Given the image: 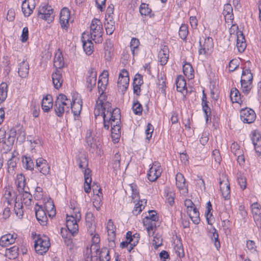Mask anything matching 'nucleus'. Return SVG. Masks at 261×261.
<instances>
[{
  "instance_id": "33",
  "label": "nucleus",
  "mask_w": 261,
  "mask_h": 261,
  "mask_svg": "<svg viewBox=\"0 0 261 261\" xmlns=\"http://www.w3.org/2000/svg\"><path fill=\"white\" fill-rule=\"evenodd\" d=\"M103 46L106 60H109L113 51V43L111 40L107 39L104 43Z\"/></svg>"
},
{
  "instance_id": "52",
  "label": "nucleus",
  "mask_w": 261,
  "mask_h": 261,
  "mask_svg": "<svg viewBox=\"0 0 261 261\" xmlns=\"http://www.w3.org/2000/svg\"><path fill=\"white\" fill-rule=\"evenodd\" d=\"M121 156L119 152H116L114 155L112 160V165L113 169L115 170L120 169V168Z\"/></svg>"
},
{
  "instance_id": "17",
  "label": "nucleus",
  "mask_w": 261,
  "mask_h": 261,
  "mask_svg": "<svg viewBox=\"0 0 261 261\" xmlns=\"http://www.w3.org/2000/svg\"><path fill=\"white\" fill-rule=\"evenodd\" d=\"M36 206L38 207V208H35V214L37 220L41 225H45L47 224L48 219L45 208L38 204H36Z\"/></svg>"
},
{
  "instance_id": "15",
  "label": "nucleus",
  "mask_w": 261,
  "mask_h": 261,
  "mask_svg": "<svg viewBox=\"0 0 261 261\" xmlns=\"http://www.w3.org/2000/svg\"><path fill=\"white\" fill-rule=\"evenodd\" d=\"M70 18V13L67 8H63L60 12V23L63 29L67 31L69 27V22Z\"/></svg>"
},
{
  "instance_id": "27",
  "label": "nucleus",
  "mask_w": 261,
  "mask_h": 261,
  "mask_svg": "<svg viewBox=\"0 0 261 261\" xmlns=\"http://www.w3.org/2000/svg\"><path fill=\"white\" fill-rule=\"evenodd\" d=\"M158 58L161 65H164L167 63L169 59V50L167 46H164L160 50Z\"/></svg>"
},
{
  "instance_id": "54",
  "label": "nucleus",
  "mask_w": 261,
  "mask_h": 261,
  "mask_svg": "<svg viewBox=\"0 0 261 261\" xmlns=\"http://www.w3.org/2000/svg\"><path fill=\"white\" fill-rule=\"evenodd\" d=\"M78 165L80 169H84L88 168V160L87 157L85 154H82L79 156L78 160Z\"/></svg>"
},
{
  "instance_id": "30",
  "label": "nucleus",
  "mask_w": 261,
  "mask_h": 261,
  "mask_svg": "<svg viewBox=\"0 0 261 261\" xmlns=\"http://www.w3.org/2000/svg\"><path fill=\"white\" fill-rule=\"evenodd\" d=\"M19 161V159L17 158L14 153L12 154L11 158L7 162V168L8 172L10 174H13L15 173V169L16 168L17 163Z\"/></svg>"
},
{
  "instance_id": "1",
  "label": "nucleus",
  "mask_w": 261,
  "mask_h": 261,
  "mask_svg": "<svg viewBox=\"0 0 261 261\" xmlns=\"http://www.w3.org/2000/svg\"><path fill=\"white\" fill-rule=\"evenodd\" d=\"M81 219V213L79 208L74 207L71 215H67L66 226L68 230L63 228L61 229V234L64 239L74 236L77 233L79 230L77 222H79Z\"/></svg>"
},
{
  "instance_id": "53",
  "label": "nucleus",
  "mask_w": 261,
  "mask_h": 261,
  "mask_svg": "<svg viewBox=\"0 0 261 261\" xmlns=\"http://www.w3.org/2000/svg\"><path fill=\"white\" fill-rule=\"evenodd\" d=\"M140 234L138 233H135L133 235L130 231H128L126 234V239L128 241L129 240L130 242H133L134 246H136L139 241Z\"/></svg>"
},
{
  "instance_id": "56",
  "label": "nucleus",
  "mask_w": 261,
  "mask_h": 261,
  "mask_svg": "<svg viewBox=\"0 0 261 261\" xmlns=\"http://www.w3.org/2000/svg\"><path fill=\"white\" fill-rule=\"evenodd\" d=\"M94 114L96 118L99 116H101L103 119L104 114L106 113L103 109L102 103L99 102H96Z\"/></svg>"
},
{
  "instance_id": "51",
  "label": "nucleus",
  "mask_w": 261,
  "mask_h": 261,
  "mask_svg": "<svg viewBox=\"0 0 261 261\" xmlns=\"http://www.w3.org/2000/svg\"><path fill=\"white\" fill-rule=\"evenodd\" d=\"M237 178L238 184L240 185L241 189L243 190L246 189L247 182L244 174L241 172H238L237 174Z\"/></svg>"
},
{
  "instance_id": "46",
  "label": "nucleus",
  "mask_w": 261,
  "mask_h": 261,
  "mask_svg": "<svg viewBox=\"0 0 261 261\" xmlns=\"http://www.w3.org/2000/svg\"><path fill=\"white\" fill-rule=\"evenodd\" d=\"M72 107L71 111L74 116H79L82 110V101H75V100H71Z\"/></svg>"
},
{
  "instance_id": "62",
  "label": "nucleus",
  "mask_w": 261,
  "mask_h": 261,
  "mask_svg": "<svg viewBox=\"0 0 261 261\" xmlns=\"http://www.w3.org/2000/svg\"><path fill=\"white\" fill-rule=\"evenodd\" d=\"M225 188L221 190L223 197L225 200H228L230 197V190L229 181H225Z\"/></svg>"
},
{
  "instance_id": "20",
  "label": "nucleus",
  "mask_w": 261,
  "mask_h": 261,
  "mask_svg": "<svg viewBox=\"0 0 261 261\" xmlns=\"http://www.w3.org/2000/svg\"><path fill=\"white\" fill-rule=\"evenodd\" d=\"M17 237L16 233H8L2 236L0 238V245L2 247H7L15 243Z\"/></svg>"
},
{
  "instance_id": "18",
  "label": "nucleus",
  "mask_w": 261,
  "mask_h": 261,
  "mask_svg": "<svg viewBox=\"0 0 261 261\" xmlns=\"http://www.w3.org/2000/svg\"><path fill=\"white\" fill-rule=\"evenodd\" d=\"M35 8V0H25L22 4V11L25 16H29Z\"/></svg>"
},
{
  "instance_id": "5",
  "label": "nucleus",
  "mask_w": 261,
  "mask_h": 261,
  "mask_svg": "<svg viewBox=\"0 0 261 261\" xmlns=\"http://www.w3.org/2000/svg\"><path fill=\"white\" fill-rule=\"evenodd\" d=\"M115 116H114V118L111 119L110 121H108V128H105L108 130L110 125L111 126V134L112 138H116V139H119L120 135V124H121V115H119L118 110H116L115 113H114Z\"/></svg>"
},
{
  "instance_id": "47",
  "label": "nucleus",
  "mask_w": 261,
  "mask_h": 261,
  "mask_svg": "<svg viewBox=\"0 0 261 261\" xmlns=\"http://www.w3.org/2000/svg\"><path fill=\"white\" fill-rule=\"evenodd\" d=\"M23 167L27 170H33L35 165L32 159L30 156H25L22 160Z\"/></svg>"
},
{
  "instance_id": "57",
  "label": "nucleus",
  "mask_w": 261,
  "mask_h": 261,
  "mask_svg": "<svg viewBox=\"0 0 261 261\" xmlns=\"http://www.w3.org/2000/svg\"><path fill=\"white\" fill-rule=\"evenodd\" d=\"M158 85L159 90L163 93H166V76L165 75L161 74L158 76Z\"/></svg>"
},
{
  "instance_id": "60",
  "label": "nucleus",
  "mask_w": 261,
  "mask_h": 261,
  "mask_svg": "<svg viewBox=\"0 0 261 261\" xmlns=\"http://www.w3.org/2000/svg\"><path fill=\"white\" fill-rule=\"evenodd\" d=\"M202 111H203L205 117L206 119V123H208V120L211 121V109L208 105V103L204 102V104L201 105Z\"/></svg>"
},
{
  "instance_id": "6",
  "label": "nucleus",
  "mask_w": 261,
  "mask_h": 261,
  "mask_svg": "<svg viewBox=\"0 0 261 261\" xmlns=\"http://www.w3.org/2000/svg\"><path fill=\"white\" fill-rule=\"evenodd\" d=\"M38 18L47 21L52 22L54 19V9L47 4H42L38 9Z\"/></svg>"
},
{
  "instance_id": "32",
  "label": "nucleus",
  "mask_w": 261,
  "mask_h": 261,
  "mask_svg": "<svg viewBox=\"0 0 261 261\" xmlns=\"http://www.w3.org/2000/svg\"><path fill=\"white\" fill-rule=\"evenodd\" d=\"M107 228L109 241H114L116 237V227L111 219L109 220Z\"/></svg>"
},
{
  "instance_id": "9",
  "label": "nucleus",
  "mask_w": 261,
  "mask_h": 261,
  "mask_svg": "<svg viewBox=\"0 0 261 261\" xmlns=\"http://www.w3.org/2000/svg\"><path fill=\"white\" fill-rule=\"evenodd\" d=\"M213 47L214 42L212 38L208 37L203 39H200L199 54L207 56L212 51Z\"/></svg>"
},
{
  "instance_id": "29",
  "label": "nucleus",
  "mask_w": 261,
  "mask_h": 261,
  "mask_svg": "<svg viewBox=\"0 0 261 261\" xmlns=\"http://www.w3.org/2000/svg\"><path fill=\"white\" fill-rule=\"evenodd\" d=\"M15 183L17 186L18 192L22 191V190H24L29 188L26 186V179L24 175L22 173L17 175Z\"/></svg>"
},
{
  "instance_id": "37",
  "label": "nucleus",
  "mask_w": 261,
  "mask_h": 261,
  "mask_svg": "<svg viewBox=\"0 0 261 261\" xmlns=\"http://www.w3.org/2000/svg\"><path fill=\"white\" fill-rule=\"evenodd\" d=\"M251 208L254 221L261 219V206L255 202L251 205Z\"/></svg>"
},
{
  "instance_id": "43",
  "label": "nucleus",
  "mask_w": 261,
  "mask_h": 261,
  "mask_svg": "<svg viewBox=\"0 0 261 261\" xmlns=\"http://www.w3.org/2000/svg\"><path fill=\"white\" fill-rule=\"evenodd\" d=\"M30 112L34 117H38L40 112V105L36 101H32L30 105Z\"/></svg>"
},
{
  "instance_id": "44",
  "label": "nucleus",
  "mask_w": 261,
  "mask_h": 261,
  "mask_svg": "<svg viewBox=\"0 0 261 261\" xmlns=\"http://www.w3.org/2000/svg\"><path fill=\"white\" fill-rule=\"evenodd\" d=\"M110 251L107 248L103 247L98 253L99 261L110 260Z\"/></svg>"
},
{
  "instance_id": "39",
  "label": "nucleus",
  "mask_w": 261,
  "mask_h": 261,
  "mask_svg": "<svg viewBox=\"0 0 261 261\" xmlns=\"http://www.w3.org/2000/svg\"><path fill=\"white\" fill-rule=\"evenodd\" d=\"M18 247L16 246H14L10 248L6 249L5 251L6 256L9 259H14L17 257L18 255Z\"/></svg>"
},
{
  "instance_id": "38",
  "label": "nucleus",
  "mask_w": 261,
  "mask_h": 261,
  "mask_svg": "<svg viewBox=\"0 0 261 261\" xmlns=\"http://www.w3.org/2000/svg\"><path fill=\"white\" fill-rule=\"evenodd\" d=\"M44 208L49 217L53 218L55 216L56 211L53 201H47L45 203Z\"/></svg>"
},
{
  "instance_id": "26",
  "label": "nucleus",
  "mask_w": 261,
  "mask_h": 261,
  "mask_svg": "<svg viewBox=\"0 0 261 261\" xmlns=\"http://www.w3.org/2000/svg\"><path fill=\"white\" fill-rule=\"evenodd\" d=\"M101 189L99 188L98 192L96 193V191L93 189V193L95 195L93 200V205L97 211H99L102 205V193Z\"/></svg>"
},
{
  "instance_id": "31",
  "label": "nucleus",
  "mask_w": 261,
  "mask_h": 261,
  "mask_svg": "<svg viewBox=\"0 0 261 261\" xmlns=\"http://www.w3.org/2000/svg\"><path fill=\"white\" fill-rule=\"evenodd\" d=\"M158 221L150 220L148 219H143L144 225L146 227L149 235H153L156 227V222Z\"/></svg>"
},
{
  "instance_id": "49",
  "label": "nucleus",
  "mask_w": 261,
  "mask_h": 261,
  "mask_svg": "<svg viewBox=\"0 0 261 261\" xmlns=\"http://www.w3.org/2000/svg\"><path fill=\"white\" fill-rule=\"evenodd\" d=\"M176 84L177 90L180 92H182L186 87V80L181 75L177 76L176 80Z\"/></svg>"
},
{
  "instance_id": "50",
  "label": "nucleus",
  "mask_w": 261,
  "mask_h": 261,
  "mask_svg": "<svg viewBox=\"0 0 261 261\" xmlns=\"http://www.w3.org/2000/svg\"><path fill=\"white\" fill-rule=\"evenodd\" d=\"M139 44L140 41L138 39L136 38H133L132 39L130 42V47L134 56L138 54Z\"/></svg>"
},
{
  "instance_id": "55",
  "label": "nucleus",
  "mask_w": 261,
  "mask_h": 261,
  "mask_svg": "<svg viewBox=\"0 0 261 261\" xmlns=\"http://www.w3.org/2000/svg\"><path fill=\"white\" fill-rule=\"evenodd\" d=\"M6 201L8 205H11L13 201H16L17 196L13 191H6L5 194Z\"/></svg>"
},
{
  "instance_id": "23",
  "label": "nucleus",
  "mask_w": 261,
  "mask_h": 261,
  "mask_svg": "<svg viewBox=\"0 0 261 261\" xmlns=\"http://www.w3.org/2000/svg\"><path fill=\"white\" fill-rule=\"evenodd\" d=\"M108 82V72L104 71L99 76L98 81V89L99 92H103L106 88V86Z\"/></svg>"
},
{
  "instance_id": "35",
  "label": "nucleus",
  "mask_w": 261,
  "mask_h": 261,
  "mask_svg": "<svg viewBox=\"0 0 261 261\" xmlns=\"http://www.w3.org/2000/svg\"><path fill=\"white\" fill-rule=\"evenodd\" d=\"M106 33L108 35H112L115 30V21L113 17H109V19H106L105 22Z\"/></svg>"
},
{
  "instance_id": "10",
  "label": "nucleus",
  "mask_w": 261,
  "mask_h": 261,
  "mask_svg": "<svg viewBox=\"0 0 261 261\" xmlns=\"http://www.w3.org/2000/svg\"><path fill=\"white\" fill-rule=\"evenodd\" d=\"M128 72L124 69H122L119 73L117 82L118 91L124 94L127 90L129 85Z\"/></svg>"
},
{
  "instance_id": "59",
  "label": "nucleus",
  "mask_w": 261,
  "mask_h": 261,
  "mask_svg": "<svg viewBox=\"0 0 261 261\" xmlns=\"http://www.w3.org/2000/svg\"><path fill=\"white\" fill-rule=\"evenodd\" d=\"M8 85L3 82L0 85V100L4 101L7 98L8 93Z\"/></svg>"
},
{
  "instance_id": "34",
  "label": "nucleus",
  "mask_w": 261,
  "mask_h": 261,
  "mask_svg": "<svg viewBox=\"0 0 261 261\" xmlns=\"http://www.w3.org/2000/svg\"><path fill=\"white\" fill-rule=\"evenodd\" d=\"M19 194L22 195V201L25 205H29L31 204L32 200V195L30 193L29 188L28 189L22 190V191H18Z\"/></svg>"
},
{
  "instance_id": "64",
  "label": "nucleus",
  "mask_w": 261,
  "mask_h": 261,
  "mask_svg": "<svg viewBox=\"0 0 261 261\" xmlns=\"http://www.w3.org/2000/svg\"><path fill=\"white\" fill-rule=\"evenodd\" d=\"M188 33L187 25L182 24L179 30V36L180 38L182 40H185L187 38Z\"/></svg>"
},
{
  "instance_id": "21",
  "label": "nucleus",
  "mask_w": 261,
  "mask_h": 261,
  "mask_svg": "<svg viewBox=\"0 0 261 261\" xmlns=\"http://www.w3.org/2000/svg\"><path fill=\"white\" fill-rule=\"evenodd\" d=\"M143 84V76L137 73L135 75L133 81V92L138 96L141 94V86Z\"/></svg>"
},
{
  "instance_id": "40",
  "label": "nucleus",
  "mask_w": 261,
  "mask_h": 261,
  "mask_svg": "<svg viewBox=\"0 0 261 261\" xmlns=\"http://www.w3.org/2000/svg\"><path fill=\"white\" fill-rule=\"evenodd\" d=\"M54 66L58 69H61L64 66V62L62 54H56L54 58Z\"/></svg>"
},
{
  "instance_id": "63",
  "label": "nucleus",
  "mask_w": 261,
  "mask_h": 261,
  "mask_svg": "<svg viewBox=\"0 0 261 261\" xmlns=\"http://www.w3.org/2000/svg\"><path fill=\"white\" fill-rule=\"evenodd\" d=\"M242 91L245 94H248L252 89V83L241 81Z\"/></svg>"
},
{
  "instance_id": "28",
  "label": "nucleus",
  "mask_w": 261,
  "mask_h": 261,
  "mask_svg": "<svg viewBox=\"0 0 261 261\" xmlns=\"http://www.w3.org/2000/svg\"><path fill=\"white\" fill-rule=\"evenodd\" d=\"M86 34L84 33L83 34L82 40L83 42V46L84 51L86 54L88 55H90L93 51V44L91 40L88 38L87 40L85 39V35Z\"/></svg>"
},
{
  "instance_id": "11",
  "label": "nucleus",
  "mask_w": 261,
  "mask_h": 261,
  "mask_svg": "<svg viewBox=\"0 0 261 261\" xmlns=\"http://www.w3.org/2000/svg\"><path fill=\"white\" fill-rule=\"evenodd\" d=\"M240 118L244 123L249 124L255 121L256 114L253 110L246 108L241 110Z\"/></svg>"
},
{
  "instance_id": "36",
  "label": "nucleus",
  "mask_w": 261,
  "mask_h": 261,
  "mask_svg": "<svg viewBox=\"0 0 261 261\" xmlns=\"http://www.w3.org/2000/svg\"><path fill=\"white\" fill-rule=\"evenodd\" d=\"M164 196L167 202L172 206L174 203L175 193L168 187H166L164 189Z\"/></svg>"
},
{
  "instance_id": "19",
  "label": "nucleus",
  "mask_w": 261,
  "mask_h": 261,
  "mask_svg": "<svg viewBox=\"0 0 261 261\" xmlns=\"http://www.w3.org/2000/svg\"><path fill=\"white\" fill-rule=\"evenodd\" d=\"M52 80L56 89H59L61 87L63 82L62 70L56 69L55 71L52 73Z\"/></svg>"
},
{
  "instance_id": "4",
  "label": "nucleus",
  "mask_w": 261,
  "mask_h": 261,
  "mask_svg": "<svg viewBox=\"0 0 261 261\" xmlns=\"http://www.w3.org/2000/svg\"><path fill=\"white\" fill-rule=\"evenodd\" d=\"M103 28L102 23L99 19L94 18L90 25V38L96 43H101L102 38Z\"/></svg>"
},
{
  "instance_id": "13",
  "label": "nucleus",
  "mask_w": 261,
  "mask_h": 261,
  "mask_svg": "<svg viewBox=\"0 0 261 261\" xmlns=\"http://www.w3.org/2000/svg\"><path fill=\"white\" fill-rule=\"evenodd\" d=\"M162 168L159 163L155 162L148 171V178L150 181H155L161 175Z\"/></svg>"
},
{
  "instance_id": "25",
  "label": "nucleus",
  "mask_w": 261,
  "mask_h": 261,
  "mask_svg": "<svg viewBox=\"0 0 261 261\" xmlns=\"http://www.w3.org/2000/svg\"><path fill=\"white\" fill-rule=\"evenodd\" d=\"M42 108L44 112H48L53 107V99L50 94L46 95L42 100Z\"/></svg>"
},
{
  "instance_id": "3",
  "label": "nucleus",
  "mask_w": 261,
  "mask_h": 261,
  "mask_svg": "<svg viewBox=\"0 0 261 261\" xmlns=\"http://www.w3.org/2000/svg\"><path fill=\"white\" fill-rule=\"evenodd\" d=\"M16 135V132L14 128H12L6 138V132L5 129L0 128V139L2 140V145L4 152L7 153L10 151L14 145Z\"/></svg>"
},
{
  "instance_id": "24",
  "label": "nucleus",
  "mask_w": 261,
  "mask_h": 261,
  "mask_svg": "<svg viewBox=\"0 0 261 261\" xmlns=\"http://www.w3.org/2000/svg\"><path fill=\"white\" fill-rule=\"evenodd\" d=\"M18 73L22 78L27 77L29 74V65L28 62L23 60L18 65Z\"/></svg>"
},
{
  "instance_id": "14",
  "label": "nucleus",
  "mask_w": 261,
  "mask_h": 261,
  "mask_svg": "<svg viewBox=\"0 0 261 261\" xmlns=\"http://www.w3.org/2000/svg\"><path fill=\"white\" fill-rule=\"evenodd\" d=\"M176 186L179 190L181 194L184 196L187 195L188 194V186L186 182V179L184 175L180 173H177L176 177Z\"/></svg>"
},
{
  "instance_id": "16",
  "label": "nucleus",
  "mask_w": 261,
  "mask_h": 261,
  "mask_svg": "<svg viewBox=\"0 0 261 261\" xmlns=\"http://www.w3.org/2000/svg\"><path fill=\"white\" fill-rule=\"evenodd\" d=\"M97 73L95 69L90 68L88 70L86 77V84L87 88L90 91H91L92 88L94 87L96 84Z\"/></svg>"
},
{
  "instance_id": "12",
  "label": "nucleus",
  "mask_w": 261,
  "mask_h": 261,
  "mask_svg": "<svg viewBox=\"0 0 261 261\" xmlns=\"http://www.w3.org/2000/svg\"><path fill=\"white\" fill-rule=\"evenodd\" d=\"M36 168L41 174L45 176L50 174V167L47 161L42 158L36 160Z\"/></svg>"
},
{
  "instance_id": "58",
  "label": "nucleus",
  "mask_w": 261,
  "mask_h": 261,
  "mask_svg": "<svg viewBox=\"0 0 261 261\" xmlns=\"http://www.w3.org/2000/svg\"><path fill=\"white\" fill-rule=\"evenodd\" d=\"M211 232L212 233V236H211V240L214 242V245L217 250L220 248V243L219 241V234L217 232V229L213 227L211 230Z\"/></svg>"
},
{
  "instance_id": "42",
  "label": "nucleus",
  "mask_w": 261,
  "mask_h": 261,
  "mask_svg": "<svg viewBox=\"0 0 261 261\" xmlns=\"http://www.w3.org/2000/svg\"><path fill=\"white\" fill-rule=\"evenodd\" d=\"M183 72L189 79H192L194 77V69L189 63H185L183 65Z\"/></svg>"
},
{
  "instance_id": "7",
  "label": "nucleus",
  "mask_w": 261,
  "mask_h": 261,
  "mask_svg": "<svg viewBox=\"0 0 261 261\" xmlns=\"http://www.w3.org/2000/svg\"><path fill=\"white\" fill-rule=\"evenodd\" d=\"M50 246L49 238L46 236H43L38 238L35 241L34 247L35 251L38 254L42 255L46 253Z\"/></svg>"
},
{
  "instance_id": "48",
  "label": "nucleus",
  "mask_w": 261,
  "mask_h": 261,
  "mask_svg": "<svg viewBox=\"0 0 261 261\" xmlns=\"http://www.w3.org/2000/svg\"><path fill=\"white\" fill-rule=\"evenodd\" d=\"M253 74L248 69H243L241 81L252 83Z\"/></svg>"
},
{
  "instance_id": "22",
  "label": "nucleus",
  "mask_w": 261,
  "mask_h": 261,
  "mask_svg": "<svg viewBox=\"0 0 261 261\" xmlns=\"http://www.w3.org/2000/svg\"><path fill=\"white\" fill-rule=\"evenodd\" d=\"M252 142L254 145V149L258 155H261V136L256 132L252 133L251 137Z\"/></svg>"
},
{
  "instance_id": "2",
  "label": "nucleus",
  "mask_w": 261,
  "mask_h": 261,
  "mask_svg": "<svg viewBox=\"0 0 261 261\" xmlns=\"http://www.w3.org/2000/svg\"><path fill=\"white\" fill-rule=\"evenodd\" d=\"M72 107V101L63 94H60L55 101L54 111L59 117H62L64 113H68Z\"/></svg>"
},
{
  "instance_id": "61",
  "label": "nucleus",
  "mask_w": 261,
  "mask_h": 261,
  "mask_svg": "<svg viewBox=\"0 0 261 261\" xmlns=\"http://www.w3.org/2000/svg\"><path fill=\"white\" fill-rule=\"evenodd\" d=\"M189 215L194 223L197 224L200 222L199 213L197 208H193Z\"/></svg>"
},
{
  "instance_id": "41",
  "label": "nucleus",
  "mask_w": 261,
  "mask_h": 261,
  "mask_svg": "<svg viewBox=\"0 0 261 261\" xmlns=\"http://www.w3.org/2000/svg\"><path fill=\"white\" fill-rule=\"evenodd\" d=\"M139 11L141 15L149 16L150 17L154 16L153 14H151V9L149 7V5L145 3H142L140 6Z\"/></svg>"
},
{
  "instance_id": "8",
  "label": "nucleus",
  "mask_w": 261,
  "mask_h": 261,
  "mask_svg": "<svg viewBox=\"0 0 261 261\" xmlns=\"http://www.w3.org/2000/svg\"><path fill=\"white\" fill-rule=\"evenodd\" d=\"M103 109L105 111V113L103 115V127L105 128H108V125L107 123L108 121H110L111 119L114 118V116H115L114 113L116 111V110H118L119 115H121L120 110L119 108H113L111 106V103L109 101H106L102 103Z\"/></svg>"
},
{
  "instance_id": "45",
  "label": "nucleus",
  "mask_w": 261,
  "mask_h": 261,
  "mask_svg": "<svg viewBox=\"0 0 261 261\" xmlns=\"http://www.w3.org/2000/svg\"><path fill=\"white\" fill-rule=\"evenodd\" d=\"M230 97L232 102L240 103L242 102L240 92L236 88L231 90Z\"/></svg>"
}]
</instances>
